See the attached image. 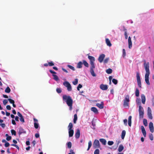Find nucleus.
Masks as SVG:
<instances>
[{"label":"nucleus","instance_id":"57","mask_svg":"<svg viewBox=\"0 0 154 154\" xmlns=\"http://www.w3.org/2000/svg\"><path fill=\"white\" fill-rule=\"evenodd\" d=\"M151 113V110L149 107H148L147 109V113Z\"/></svg>","mask_w":154,"mask_h":154},{"label":"nucleus","instance_id":"27","mask_svg":"<svg viewBox=\"0 0 154 154\" xmlns=\"http://www.w3.org/2000/svg\"><path fill=\"white\" fill-rule=\"evenodd\" d=\"M139 118L142 119L143 117L144 112H139Z\"/></svg>","mask_w":154,"mask_h":154},{"label":"nucleus","instance_id":"64","mask_svg":"<svg viewBox=\"0 0 154 154\" xmlns=\"http://www.w3.org/2000/svg\"><path fill=\"white\" fill-rule=\"evenodd\" d=\"M70 153H68V154H75V152H73V150L71 149L70 151Z\"/></svg>","mask_w":154,"mask_h":154},{"label":"nucleus","instance_id":"61","mask_svg":"<svg viewBox=\"0 0 154 154\" xmlns=\"http://www.w3.org/2000/svg\"><path fill=\"white\" fill-rule=\"evenodd\" d=\"M11 136H9L6 137V140L8 141H9L11 139Z\"/></svg>","mask_w":154,"mask_h":154},{"label":"nucleus","instance_id":"11","mask_svg":"<svg viewBox=\"0 0 154 154\" xmlns=\"http://www.w3.org/2000/svg\"><path fill=\"white\" fill-rule=\"evenodd\" d=\"M96 106L100 109H102L104 107V103L102 101L101 102V103H97Z\"/></svg>","mask_w":154,"mask_h":154},{"label":"nucleus","instance_id":"53","mask_svg":"<svg viewBox=\"0 0 154 154\" xmlns=\"http://www.w3.org/2000/svg\"><path fill=\"white\" fill-rule=\"evenodd\" d=\"M82 87V85L80 84H79L77 87V89L78 90V91H79V88H81Z\"/></svg>","mask_w":154,"mask_h":154},{"label":"nucleus","instance_id":"44","mask_svg":"<svg viewBox=\"0 0 154 154\" xmlns=\"http://www.w3.org/2000/svg\"><path fill=\"white\" fill-rule=\"evenodd\" d=\"M114 143V142L113 141H109L108 142V144L109 146L112 145Z\"/></svg>","mask_w":154,"mask_h":154},{"label":"nucleus","instance_id":"21","mask_svg":"<svg viewBox=\"0 0 154 154\" xmlns=\"http://www.w3.org/2000/svg\"><path fill=\"white\" fill-rule=\"evenodd\" d=\"M100 141L103 145H105L106 144V140L105 139L103 138H101L99 139Z\"/></svg>","mask_w":154,"mask_h":154},{"label":"nucleus","instance_id":"30","mask_svg":"<svg viewBox=\"0 0 154 154\" xmlns=\"http://www.w3.org/2000/svg\"><path fill=\"white\" fill-rule=\"evenodd\" d=\"M106 72L107 73L110 74L112 72V70L111 69L109 68L106 70Z\"/></svg>","mask_w":154,"mask_h":154},{"label":"nucleus","instance_id":"48","mask_svg":"<svg viewBox=\"0 0 154 154\" xmlns=\"http://www.w3.org/2000/svg\"><path fill=\"white\" fill-rule=\"evenodd\" d=\"M20 120L21 122H22L23 123L24 122H25L23 116L20 117Z\"/></svg>","mask_w":154,"mask_h":154},{"label":"nucleus","instance_id":"38","mask_svg":"<svg viewBox=\"0 0 154 154\" xmlns=\"http://www.w3.org/2000/svg\"><path fill=\"white\" fill-rule=\"evenodd\" d=\"M67 66L70 69H71L73 71H74L75 70V68H74V67H73L72 66H71L70 65H67Z\"/></svg>","mask_w":154,"mask_h":154},{"label":"nucleus","instance_id":"10","mask_svg":"<svg viewBox=\"0 0 154 154\" xmlns=\"http://www.w3.org/2000/svg\"><path fill=\"white\" fill-rule=\"evenodd\" d=\"M88 58L90 60V63H94V62L95 61V58L89 55Z\"/></svg>","mask_w":154,"mask_h":154},{"label":"nucleus","instance_id":"23","mask_svg":"<svg viewBox=\"0 0 154 154\" xmlns=\"http://www.w3.org/2000/svg\"><path fill=\"white\" fill-rule=\"evenodd\" d=\"M82 62L83 64L85 67H89V64L86 60H83Z\"/></svg>","mask_w":154,"mask_h":154},{"label":"nucleus","instance_id":"36","mask_svg":"<svg viewBox=\"0 0 154 154\" xmlns=\"http://www.w3.org/2000/svg\"><path fill=\"white\" fill-rule=\"evenodd\" d=\"M143 123L144 125L145 126H146L147 125V120L146 119H143Z\"/></svg>","mask_w":154,"mask_h":154},{"label":"nucleus","instance_id":"19","mask_svg":"<svg viewBox=\"0 0 154 154\" xmlns=\"http://www.w3.org/2000/svg\"><path fill=\"white\" fill-rule=\"evenodd\" d=\"M91 110L95 113H98V111L97 109L95 107H91Z\"/></svg>","mask_w":154,"mask_h":154},{"label":"nucleus","instance_id":"28","mask_svg":"<svg viewBox=\"0 0 154 154\" xmlns=\"http://www.w3.org/2000/svg\"><path fill=\"white\" fill-rule=\"evenodd\" d=\"M52 75L54 77V79L55 81H57L59 80L58 77L57 75L55 74H53Z\"/></svg>","mask_w":154,"mask_h":154},{"label":"nucleus","instance_id":"31","mask_svg":"<svg viewBox=\"0 0 154 154\" xmlns=\"http://www.w3.org/2000/svg\"><path fill=\"white\" fill-rule=\"evenodd\" d=\"M88 147L87 149V150L88 151L90 149V148L92 146V142L91 141H89L88 143Z\"/></svg>","mask_w":154,"mask_h":154},{"label":"nucleus","instance_id":"20","mask_svg":"<svg viewBox=\"0 0 154 154\" xmlns=\"http://www.w3.org/2000/svg\"><path fill=\"white\" fill-rule=\"evenodd\" d=\"M106 42L107 45L109 47H111L112 45V44L110 42V40L108 38H106Z\"/></svg>","mask_w":154,"mask_h":154},{"label":"nucleus","instance_id":"17","mask_svg":"<svg viewBox=\"0 0 154 154\" xmlns=\"http://www.w3.org/2000/svg\"><path fill=\"white\" fill-rule=\"evenodd\" d=\"M83 63L82 61L79 62L77 64V67L78 68H81L82 67Z\"/></svg>","mask_w":154,"mask_h":154},{"label":"nucleus","instance_id":"5","mask_svg":"<svg viewBox=\"0 0 154 154\" xmlns=\"http://www.w3.org/2000/svg\"><path fill=\"white\" fill-rule=\"evenodd\" d=\"M93 146L94 148H99L100 147V144L99 141L97 139H95L93 143Z\"/></svg>","mask_w":154,"mask_h":154},{"label":"nucleus","instance_id":"3","mask_svg":"<svg viewBox=\"0 0 154 154\" xmlns=\"http://www.w3.org/2000/svg\"><path fill=\"white\" fill-rule=\"evenodd\" d=\"M130 101L129 96L128 95L125 96L123 101V106L124 107L126 108H129V102Z\"/></svg>","mask_w":154,"mask_h":154},{"label":"nucleus","instance_id":"29","mask_svg":"<svg viewBox=\"0 0 154 154\" xmlns=\"http://www.w3.org/2000/svg\"><path fill=\"white\" fill-rule=\"evenodd\" d=\"M11 91V89L8 86L5 90V92L7 93H9Z\"/></svg>","mask_w":154,"mask_h":154},{"label":"nucleus","instance_id":"9","mask_svg":"<svg viewBox=\"0 0 154 154\" xmlns=\"http://www.w3.org/2000/svg\"><path fill=\"white\" fill-rule=\"evenodd\" d=\"M100 88L103 90H106L108 89V86L107 85L101 84L100 86Z\"/></svg>","mask_w":154,"mask_h":154},{"label":"nucleus","instance_id":"58","mask_svg":"<svg viewBox=\"0 0 154 154\" xmlns=\"http://www.w3.org/2000/svg\"><path fill=\"white\" fill-rule=\"evenodd\" d=\"M123 122H124V124L125 125H127V120L126 119H125L124 120Z\"/></svg>","mask_w":154,"mask_h":154},{"label":"nucleus","instance_id":"54","mask_svg":"<svg viewBox=\"0 0 154 154\" xmlns=\"http://www.w3.org/2000/svg\"><path fill=\"white\" fill-rule=\"evenodd\" d=\"M124 35L125 39H127L128 38V34L127 32H124Z\"/></svg>","mask_w":154,"mask_h":154},{"label":"nucleus","instance_id":"15","mask_svg":"<svg viewBox=\"0 0 154 154\" xmlns=\"http://www.w3.org/2000/svg\"><path fill=\"white\" fill-rule=\"evenodd\" d=\"M18 133L20 135L22 133L25 134L26 133V131L24 130L22 128L20 127Z\"/></svg>","mask_w":154,"mask_h":154},{"label":"nucleus","instance_id":"42","mask_svg":"<svg viewBox=\"0 0 154 154\" xmlns=\"http://www.w3.org/2000/svg\"><path fill=\"white\" fill-rule=\"evenodd\" d=\"M68 147L69 148H70L72 146V143L71 142H68L67 143Z\"/></svg>","mask_w":154,"mask_h":154},{"label":"nucleus","instance_id":"60","mask_svg":"<svg viewBox=\"0 0 154 154\" xmlns=\"http://www.w3.org/2000/svg\"><path fill=\"white\" fill-rule=\"evenodd\" d=\"M108 60H109L108 58H107L105 59L103 61L104 63H107L108 61Z\"/></svg>","mask_w":154,"mask_h":154},{"label":"nucleus","instance_id":"49","mask_svg":"<svg viewBox=\"0 0 154 154\" xmlns=\"http://www.w3.org/2000/svg\"><path fill=\"white\" fill-rule=\"evenodd\" d=\"M149 138L151 140H152L153 139V136L152 134H150L149 135Z\"/></svg>","mask_w":154,"mask_h":154},{"label":"nucleus","instance_id":"55","mask_svg":"<svg viewBox=\"0 0 154 154\" xmlns=\"http://www.w3.org/2000/svg\"><path fill=\"white\" fill-rule=\"evenodd\" d=\"M11 146H15V147L17 149H19V146L17 145H16V144H11Z\"/></svg>","mask_w":154,"mask_h":154},{"label":"nucleus","instance_id":"40","mask_svg":"<svg viewBox=\"0 0 154 154\" xmlns=\"http://www.w3.org/2000/svg\"><path fill=\"white\" fill-rule=\"evenodd\" d=\"M72 83L74 85H77L78 83V79H75V81L72 82Z\"/></svg>","mask_w":154,"mask_h":154},{"label":"nucleus","instance_id":"63","mask_svg":"<svg viewBox=\"0 0 154 154\" xmlns=\"http://www.w3.org/2000/svg\"><path fill=\"white\" fill-rule=\"evenodd\" d=\"M49 72L51 73H52V74H56V72L54 71H53V70H52L51 69H50L49 70Z\"/></svg>","mask_w":154,"mask_h":154},{"label":"nucleus","instance_id":"26","mask_svg":"<svg viewBox=\"0 0 154 154\" xmlns=\"http://www.w3.org/2000/svg\"><path fill=\"white\" fill-rule=\"evenodd\" d=\"M126 134V131L125 130H123L122 133L121 138L122 139H124Z\"/></svg>","mask_w":154,"mask_h":154},{"label":"nucleus","instance_id":"59","mask_svg":"<svg viewBox=\"0 0 154 154\" xmlns=\"http://www.w3.org/2000/svg\"><path fill=\"white\" fill-rule=\"evenodd\" d=\"M6 107L8 110H10L11 109V106L9 105H7Z\"/></svg>","mask_w":154,"mask_h":154},{"label":"nucleus","instance_id":"43","mask_svg":"<svg viewBox=\"0 0 154 154\" xmlns=\"http://www.w3.org/2000/svg\"><path fill=\"white\" fill-rule=\"evenodd\" d=\"M34 126L35 128L36 129H37L38 127V124L37 123L34 122Z\"/></svg>","mask_w":154,"mask_h":154},{"label":"nucleus","instance_id":"14","mask_svg":"<svg viewBox=\"0 0 154 154\" xmlns=\"http://www.w3.org/2000/svg\"><path fill=\"white\" fill-rule=\"evenodd\" d=\"M141 129L144 137H145L146 135V132L144 127L143 126H141Z\"/></svg>","mask_w":154,"mask_h":154},{"label":"nucleus","instance_id":"4","mask_svg":"<svg viewBox=\"0 0 154 154\" xmlns=\"http://www.w3.org/2000/svg\"><path fill=\"white\" fill-rule=\"evenodd\" d=\"M136 77L137 79V81L138 87L141 88V83L140 74L139 72H136Z\"/></svg>","mask_w":154,"mask_h":154},{"label":"nucleus","instance_id":"8","mask_svg":"<svg viewBox=\"0 0 154 154\" xmlns=\"http://www.w3.org/2000/svg\"><path fill=\"white\" fill-rule=\"evenodd\" d=\"M149 127L150 131L152 133H153L154 131V127L153 123L151 122L149 124Z\"/></svg>","mask_w":154,"mask_h":154},{"label":"nucleus","instance_id":"16","mask_svg":"<svg viewBox=\"0 0 154 154\" xmlns=\"http://www.w3.org/2000/svg\"><path fill=\"white\" fill-rule=\"evenodd\" d=\"M141 98L142 103L143 104H145L146 101L145 96L143 94H142L141 95Z\"/></svg>","mask_w":154,"mask_h":154},{"label":"nucleus","instance_id":"34","mask_svg":"<svg viewBox=\"0 0 154 154\" xmlns=\"http://www.w3.org/2000/svg\"><path fill=\"white\" fill-rule=\"evenodd\" d=\"M90 73L93 76L95 77L96 76V74L95 73L94 70H90Z\"/></svg>","mask_w":154,"mask_h":154},{"label":"nucleus","instance_id":"35","mask_svg":"<svg viewBox=\"0 0 154 154\" xmlns=\"http://www.w3.org/2000/svg\"><path fill=\"white\" fill-rule=\"evenodd\" d=\"M138 111L139 112H144L143 108L141 105H140L139 106Z\"/></svg>","mask_w":154,"mask_h":154},{"label":"nucleus","instance_id":"62","mask_svg":"<svg viewBox=\"0 0 154 154\" xmlns=\"http://www.w3.org/2000/svg\"><path fill=\"white\" fill-rule=\"evenodd\" d=\"M0 126H1L2 128H4L5 127V125L4 123L0 124Z\"/></svg>","mask_w":154,"mask_h":154},{"label":"nucleus","instance_id":"51","mask_svg":"<svg viewBox=\"0 0 154 154\" xmlns=\"http://www.w3.org/2000/svg\"><path fill=\"white\" fill-rule=\"evenodd\" d=\"M118 144H119V143H118V144H117V145L116 146H112L110 148V149H113L114 150H115L116 149H117V146H118Z\"/></svg>","mask_w":154,"mask_h":154},{"label":"nucleus","instance_id":"2","mask_svg":"<svg viewBox=\"0 0 154 154\" xmlns=\"http://www.w3.org/2000/svg\"><path fill=\"white\" fill-rule=\"evenodd\" d=\"M63 101L66 102L67 105L69 107V109L71 110L72 109L73 100L70 96L64 95L63 96Z\"/></svg>","mask_w":154,"mask_h":154},{"label":"nucleus","instance_id":"1","mask_svg":"<svg viewBox=\"0 0 154 154\" xmlns=\"http://www.w3.org/2000/svg\"><path fill=\"white\" fill-rule=\"evenodd\" d=\"M143 66L145 69L146 73L145 75V81L146 83L148 85H149L150 84L149 81V76L150 74L149 72V62L146 63L145 60H143Z\"/></svg>","mask_w":154,"mask_h":154},{"label":"nucleus","instance_id":"32","mask_svg":"<svg viewBox=\"0 0 154 154\" xmlns=\"http://www.w3.org/2000/svg\"><path fill=\"white\" fill-rule=\"evenodd\" d=\"M90 64L91 65V66L90 70H94V69L95 68L94 63H90Z\"/></svg>","mask_w":154,"mask_h":154},{"label":"nucleus","instance_id":"7","mask_svg":"<svg viewBox=\"0 0 154 154\" xmlns=\"http://www.w3.org/2000/svg\"><path fill=\"white\" fill-rule=\"evenodd\" d=\"M105 57V55L103 54H102L101 55H100L99 57L98 60L99 61L100 63H101L102 62L103 59H104V57Z\"/></svg>","mask_w":154,"mask_h":154},{"label":"nucleus","instance_id":"47","mask_svg":"<svg viewBox=\"0 0 154 154\" xmlns=\"http://www.w3.org/2000/svg\"><path fill=\"white\" fill-rule=\"evenodd\" d=\"M8 100L12 104L13 103H15L14 100L11 99L9 98L8 99Z\"/></svg>","mask_w":154,"mask_h":154},{"label":"nucleus","instance_id":"25","mask_svg":"<svg viewBox=\"0 0 154 154\" xmlns=\"http://www.w3.org/2000/svg\"><path fill=\"white\" fill-rule=\"evenodd\" d=\"M77 119V116L76 114H75L74 116L73 122L74 124L76 123Z\"/></svg>","mask_w":154,"mask_h":154},{"label":"nucleus","instance_id":"52","mask_svg":"<svg viewBox=\"0 0 154 154\" xmlns=\"http://www.w3.org/2000/svg\"><path fill=\"white\" fill-rule=\"evenodd\" d=\"M8 100L6 99H5L3 100V103L4 104V105H5L8 102Z\"/></svg>","mask_w":154,"mask_h":154},{"label":"nucleus","instance_id":"56","mask_svg":"<svg viewBox=\"0 0 154 154\" xmlns=\"http://www.w3.org/2000/svg\"><path fill=\"white\" fill-rule=\"evenodd\" d=\"M9 145H10L9 143L7 142H6L5 144V146L6 147H8L9 146Z\"/></svg>","mask_w":154,"mask_h":154},{"label":"nucleus","instance_id":"13","mask_svg":"<svg viewBox=\"0 0 154 154\" xmlns=\"http://www.w3.org/2000/svg\"><path fill=\"white\" fill-rule=\"evenodd\" d=\"M80 131L79 129H77L75 134V137L76 139H78L80 136Z\"/></svg>","mask_w":154,"mask_h":154},{"label":"nucleus","instance_id":"39","mask_svg":"<svg viewBox=\"0 0 154 154\" xmlns=\"http://www.w3.org/2000/svg\"><path fill=\"white\" fill-rule=\"evenodd\" d=\"M147 115L149 119H152V116L151 113H147Z\"/></svg>","mask_w":154,"mask_h":154},{"label":"nucleus","instance_id":"22","mask_svg":"<svg viewBox=\"0 0 154 154\" xmlns=\"http://www.w3.org/2000/svg\"><path fill=\"white\" fill-rule=\"evenodd\" d=\"M124 146L122 145H120L118 148V151L119 152H122L124 149Z\"/></svg>","mask_w":154,"mask_h":154},{"label":"nucleus","instance_id":"18","mask_svg":"<svg viewBox=\"0 0 154 154\" xmlns=\"http://www.w3.org/2000/svg\"><path fill=\"white\" fill-rule=\"evenodd\" d=\"M74 134V131L73 129L69 130V137H72Z\"/></svg>","mask_w":154,"mask_h":154},{"label":"nucleus","instance_id":"41","mask_svg":"<svg viewBox=\"0 0 154 154\" xmlns=\"http://www.w3.org/2000/svg\"><path fill=\"white\" fill-rule=\"evenodd\" d=\"M100 150L98 149H96L94 152V154H99Z\"/></svg>","mask_w":154,"mask_h":154},{"label":"nucleus","instance_id":"50","mask_svg":"<svg viewBox=\"0 0 154 154\" xmlns=\"http://www.w3.org/2000/svg\"><path fill=\"white\" fill-rule=\"evenodd\" d=\"M48 65L50 66H52L54 65V64L52 61H51L48 63Z\"/></svg>","mask_w":154,"mask_h":154},{"label":"nucleus","instance_id":"37","mask_svg":"<svg viewBox=\"0 0 154 154\" xmlns=\"http://www.w3.org/2000/svg\"><path fill=\"white\" fill-rule=\"evenodd\" d=\"M112 82L115 84V85H116L118 83V81L117 80L115 79H112Z\"/></svg>","mask_w":154,"mask_h":154},{"label":"nucleus","instance_id":"24","mask_svg":"<svg viewBox=\"0 0 154 154\" xmlns=\"http://www.w3.org/2000/svg\"><path fill=\"white\" fill-rule=\"evenodd\" d=\"M135 96L136 97H138L139 96V89L137 88H136V90H135Z\"/></svg>","mask_w":154,"mask_h":154},{"label":"nucleus","instance_id":"46","mask_svg":"<svg viewBox=\"0 0 154 154\" xmlns=\"http://www.w3.org/2000/svg\"><path fill=\"white\" fill-rule=\"evenodd\" d=\"M56 91L58 93H60L62 91L60 88H57L56 89Z\"/></svg>","mask_w":154,"mask_h":154},{"label":"nucleus","instance_id":"33","mask_svg":"<svg viewBox=\"0 0 154 154\" xmlns=\"http://www.w3.org/2000/svg\"><path fill=\"white\" fill-rule=\"evenodd\" d=\"M73 127V124H72L70 122L69 124V125L68 126V128L69 130L72 129V128Z\"/></svg>","mask_w":154,"mask_h":154},{"label":"nucleus","instance_id":"45","mask_svg":"<svg viewBox=\"0 0 154 154\" xmlns=\"http://www.w3.org/2000/svg\"><path fill=\"white\" fill-rule=\"evenodd\" d=\"M11 132L12 135H14L15 136L16 135V132L13 129L11 130Z\"/></svg>","mask_w":154,"mask_h":154},{"label":"nucleus","instance_id":"6","mask_svg":"<svg viewBox=\"0 0 154 154\" xmlns=\"http://www.w3.org/2000/svg\"><path fill=\"white\" fill-rule=\"evenodd\" d=\"M64 86L67 88L68 91H70L72 90V88L70 84L68 82L66 81L63 83Z\"/></svg>","mask_w":154,"mask_h":154},{"label":"nucleus","instance_id":"12","mask_svg":"<svg viewBox=\"0 0 154 154\" xmlns=\"http://www.w3.org/2000/svg\"><path fill=\"white\" fill-rule=\"evenodd\" d=\"M128 48L129 49H131L132 47V43L131 38L130 36H129L128 38Z\"/></svg>","mask_w":154,"mask_h":154}]
</instances>
